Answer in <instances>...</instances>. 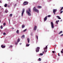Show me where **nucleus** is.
Listing matches in <instances>:
<instances>
[{
	"instance_id": "obj_1",
	"label": "nucleus",
	"mask_w": 63,
	"mask_h": 63,
	"mask_svg": "<svg viewBox=\"0 0 63 63\" xmlns=\"http://www.w3.org/2000/svg\"><path fill=\"white\" fill-rule=\"evenodd\" d=\"M28 10H26V13H27V14H28L29 16H31V13H30L31 12V9L30 8H29Z\"/></svg>"
},
{
	"instance_id": "obj_2",
	"label": "nucleus",
	"mask_w": 63,
	"mask_h": 63,
	"mask_svg": "<svg viewBox=\"0 0 63 63\" xmlns=\"http://www.w3.org/2000/svg\"><path fill=\"white\" fill-rule=\"evenodd\" d=\"M33 12H37V13H38L39 12V11L37 9H36V7H34L33 8Z\"/></svg>"
},
{
	"instance_id": "obj_3",
	"label": "nucleus",
	"mask_w": 63,
	"mask_h": 63,
	"mask_svg": "<svg viewBox=\"0 0 63 63\" xmlns=\"http://www.w3.org/2000/svg\"><path fill=\"white\" fill-rule=\"evenodd\" d=\"M25 11V9H23V10L22 11V12L21 14V16H23V14H24V12Z\"/></svg>"
},
{
	"instance_id": "obj_4",
	"label": "nucleus",
	"mask_w": 63,
	"mask_h": 63,
	"mask_svg": "<svg viewBox=\"0 0 63 63\" xmlns=\"http://www.w3.org/2000/svg\"><path fill=\"white\" fill-rule=\"evenodd\" d=\"M40 47H38L36 48V51L37 52H38L39 51V49H40Z\"/></svg>"
},
{
	"instance_id": "obj_5",
	"label": "nucleus",
	"mask_w": 63,
	"mask_h": 63,
	"mask_svg": "<svg viewBox=\"0 0 63 63\" xmlns=\"http://www.w3.org/2000/svg\"><path fill=\"white\" fill-rule=\"evenodd\" d=\"M51 24L52 28H54V26H53V22H51Z\"/></svg>"
},
{
	"instance_id": "obj_6",
	"label": "nucleus",
	"mask_w": 63,
	"mask_h": 63,
	"mask_svg": "<svg viewBox=\"0 0 63 63\" xmlns=\"http://www.w3.org/2000/svg\"><path fill=\"white\" fill-rule=\"evenodd\" d=\"M53 13H54V15H55V12H56V9H53Z\"/></svg>"
},
{
	"instance_id": "obj_7",
	"label": "nucleus",
	"mask_w": 63,
	"mask_h": 63,
	"mask_svg": "<svg viewBox=\"0 0 63 63\" xmlns=\"http://www.w3.org/2000/svg\"><path fill=\"white\" fill-rule=\"evenodd\" d=\"M36 29H37V26H35L33 28V30L34 31H36Z\"/></svg>"
},
{
	"instance_id": "obj_8",
	"label": "nucleus",
	"mask_w": 63,
	"mask_h": 63,
	"mask_svg": "<svg viewBox=\"0 0 63 63\" xmlns=\"http://www.w3.org/2000/svg\"><path fill=\"white\" fill-rule=\"evenodd\" d=\"M28 3V2L27 1H25L24 2L23 4L24 5H26V4H27Z\"/></svg>"
},
{
	"instance_id": "obj_9",
	"label": "nucleus",
	"mask_w": 63,
	"mask_h": 63,
	"mask_svg": "<svg viewBox=\"0 0 63 63\" xmlns=\"http://www.w3.org/2000/svg\"><path fill=\"white\" fill-rule=\"evenodd\" d=\"M1 47H2V48H5V47H6V46H3V45H1Z\"/></svg>"
},
{
	"instance_id": "obj_10",
	"label": "nucleus",
	"mask_w": 63,
	"mask_h": 63,
	"mask_svg": "<svg viewBox=\"0 0 63 63\" xmlns=\"http://www.w3.org/2000/svg\"><path fill=\"white\" fill-rule=\"evenodd\" d=\"M47 16H46L44 18V20L45 21H46V20H47Z\"/></svg>"
},
{
	"instance_id": "obj_11",
	"label": "nucleus",
	"mask_w": 63,
	"mask_h": 63,
	"mask_svg": "<svg viewBox=\"0 0 63 63\" xmlns=\"http://www.w3.org/2000/svg\"><path fill=\"white\" fill-rule=\"evenodd\" d=\"M27 40L28 41V43H29V42H30V39H29V38H28L27 39Z\"/></svg>"
},
{
	"instance_id": "obj_12",
	"label": "nucleus",
	"mask_w": 63,
	"mask_h": 63,
	"mask_svg": "<svg viewBox=\"0 0 63 63\" xmlns=\"http://www.w3.org/2000/svg\"><path fill=\"white\" fill-rule=\"evenodd\" d=\"M25 27V26L24 25H23L22 26V28H24Z\"/></svg>"
},
{
	"instance_id": "obj_13",
	"label": "nucleus",
	"mask_w": 63,
	"mask_h": 63,
	"mask_svg": "<svg viewBox=\"0 0 63 63\" xmlns=\"http://www.w3.org/2000/svg\"><path fill=\"white\" fill-rule=\"evenodd\" d=\"M47 46H46V47L44 48V50H47Z\"/></svg>"
},
{
	"instance_id": "obj_14",
	"label": "nucleus",
	"mask_w": 63,
	"mask_h": 63,
	"mask_svg": "<svg viewBox=\"0 0 63 63\" xmlns=\"http://www.w3.org/2000/svg\"><path fill=\"white\" fill-rule=\"evenodd\" d=\"M37 8H40V9H41V8H42V7L41 6H37Z\"/></svg>"
},
{
	"instance_id": "obj_15",
	"label": "nucleus",
	"mask_w": 63,
	"mask_h": 63,
	"mask_svg": "<svg viewBox=\"0 0 63 63\" xmlns=\"http://www.w3.org/2000/svg\"><path fill=\"white\" fill-rule=\"evenodd\" d=\"M25 38V36L24 35H23L21 37V38L22 39V38Z\"/></svg>"
},
{
	"instance_id": "obj_16",
	"label": "nucleus",
	"mask_w": 63,
	"mask_h": 63,
	"mask_svg": "<svg viewBox=\"0 0 63 63\" xmlns=\"http://www.w3.org/2000/svg\"><path fill=\"white\" fill-rule=\"evenodd\" d=\"M20 41V39H19V38L18 39V40H17V43H18V42H19Z\"/></svg>"
},
{
	"instance_id": "obj_17",
	"label": "nucleus",
	"mask_w": 63,
	"mask_h": 63,
	"mask_svg": "<svg viewBox=\"0 0 63 63\" xmlns=\"http://www.w3.org/2000/svg\"><path fill=\"white\" fill-rule=\"evenodd\" d=\"M63 33V32L61 31H60L59 33V34H61V33Z\"/></svg>"
},
{
	"instance_id": "obj_18",
	"label": "nucleus",
	"mask_w": 63,
	"mask_h": 63,
	"mask_svg": "<svg viewBox=\"0 0 63 63\" xmlns=\"http://www.w3.org/2000/svg\"><path fill=\"white\" fill-rule=\"evenodd\" d=\"M57 17H58V19H61V18H60V17H59L58 16H57Z\"/></svg>"
},
{
	"instance_id": "obj_19",
	"label": "nucleus",
	"mask_w": 63,
	"mask_h": 63,
	"mask_svg": "<svg viewBox=\"0 0 63 63\" xmlns=\"http://www.w3.org/2000/svg\"><path fill=\"white\" fill-rule=\"evenodd\" d=\"M4 6L5 7H6L7 6V4H5Z\"/></svg>"
},
{
	"instance_id": "obj_20",
	"label": "nucleus",
	"mask_w": 63,
	"mask_h": 63,
	"mask_svg": "<svg viewBox=\"0 0 63 63\" xmlns=\"http://www.w3.org/2000/svg\"><path fill=\"white\" fill-rule=\"evenodd\" d=\"M19 31L18 30H17L16 32L17 34H19V32H18Z\"/></svg>"
},
{
	"instance_id": "obj_21",
	"label": "nucleus",
	"mask_w": 63,
	"mask_h": 63,
	"mask_svg": "<svg viewBox=\"0 0 63 63\" xmlns=\"http://www.w3.org/2000/svg\"><path fill=\"white\" fill-rule=\"evenodd\" d=\"M27 31V29H25L23 31L24 32H25L26 31Z\"/></svg>"
},
{
	"instance_id": "obj_22",
	"label": "nucleus",
	"mask_w": 63,
	"mask_h": 63,
	"mask_svg": "<svg viewBox=\"0 0 63 63\" xmlns=\"http://www.w3.org/2000/svg\"><path fill=\"white\" fill-rule=\"evenodd\" d=\"M38 60L39 61H41V58H39V59H38Z\"/></svg>"
},
{
	"instance_id": "obj_23",
	"label": "nucleus",
	"mask_w": 63,
	"mask_h": 63,
	"mask_svg": "<svg viewBox=\"0 0 63 63\" xmlns=\"http://www.w3.org/2000/svg\"><path fill=\"white\" fill-rule=\"evenodd\" d=\"M36 38L37 39V40H38V36H36Z\"/></svg>"
},
{
	"instance_id": "obj_24",
	"label": "nucleus",
	"mask_w": 63,
	"mask_h": 63,
	"mask_svg": "<svg viewBox=\"0 0 63 63\" xmlns=\"http://www.w3.org/2000/svg\"><path fill=\"white\" fill-rule=\"evenodd\" d=\"M26 46H27V47H29V44H26Z\"/></svg>"
},
{
	"instance_id": "obj_25",
	"label": "nucleus",
	"mask_w": 63,
	"mask_h": 63,
	"mask_svg": "<svg viewBox=\"0 0 63 63\" xmlns=\"http://www.w3.org/2000/svg\"><path fill=\"white\" fill-rule=\"evenodd\" d=\"M43 55V53H40V54H39V55H41L42 56Z\"/></svg>"
},
{
	"instance_id": "obj_26",
	"label": "nucleus",
	"mask_w": 63,
	"mask_h": 63,
	"mask_svg": "<svg viewBox=\"0 0 63 63\" xmlns=\"http://www.w3.org/2000/svg\"><path fill=\"white\" fill-rule=\"evenodd\" d=\"M13 16V14H10V16Z\"/></svg>"
},
{
	"instance_id": "obj_27",
	"label": "nucleus",
	"mask_w": 63,
	"mask_h": 63,
	"mask_svg": "<svg viewBox=\"0 0 63 63\" xmlns=\"http://www.w3.org/2000/svg\"><path fill=\"white\" fill-rule=\"evenodd\" d=\"M9 47H13V46L12 45H10L9 46Z\"/></svg>"
},
{
	"instance_id": "obj_28",
	"label": "nucleus",
	"mask_w": 63,
	"mask_h": 63,
	"mask_svg": "<svg viewBox=\"0 0 63 63\" xmlns=\"http://www.w3.org/2000/svg\"><path fill=\"white\" fill-rule=\"evenodd\" d=\"M63 7H62L60 11H62V10H63Z\"/></svg>"
},
{
	"instance_id": "obj_29",
	"label": "nucleus",
	"mask_w": 63,
	"mask_h": 63,
	"mask_svg": "<svg viewBox=\"0 0 63 63\" xmlns=\"http://www.w3.org/2000/svg\"><path fill=\"white\" fill-rule=\"evenodd\" d=\"M0 28L1 29H3V27H2V26H0Z\"/></svg>"
},
{
	"instance_id": "obj_30",
	"label": "nucleus",
	"mask_w": 63,
	"mask_h": 63,
	"mask_svg": "<svg viewBox=\"0 0 63 63\" xmlns=\"http://www.w3.org/2000/svg\"><path fill=\"white\" fill-rule=\"evenodd\" d=\"M6 25V23H4L3 24V25Z\"/></svg>"
},
{
	"instance_id": "obj_31",
	"label": "nucleus",
	"mask_w": 63,
	"mask_h": 63,
	"mask_svg": "<svg viewBox=\"0 0 63 63\" xmlns=\"http://www.w3.org/2000/svg\"><path fill=\"white\" fill-rule=\"evenodd\" d=\"M63 13V11H61L60 12V13Z\"/></svg>"
},
{
	"instance_id": "obj_32",
	"label": "nucleus",
	"mask_w": 63,
	"mask_h": 63,
	"mask_svg": "<svg viewBox=\"0 0 63 63\" xmlns=\"http://www.w3.org/2000/svg\"><path fill=\"white\" fill-rule=\"evenodd\" d=\"M61 53H63V51H61Z\"/></svg>"
},
{
	"instance_id": "obj_33",
	"label": "nucleus",
	"mask_w": 63,
	"mask_h": 63,
	"mask_svg": "<svg viewBox=\"0 0 63 63\" xmlns=\"http://www.w3.org/2000/svg\"><path fill=\"white\" fill-rule=\"evenodd\" d=\"M56 23L57 24H58V22H57V21H56Z\"/></svg>"
},
{
	"instance_id": "obj_34",
	"label": "nucleus",
	"mask_w": 63,
	"mask_h": 63,
	"mask_svg": "<svg viewBox=\"0 0 63 63\" xmlns=\"http://www.w3.org/2000/svg\"><path fill=\"white\" fill-rule=\"evenodd\" d=\"M3 34L4 35H6V33H5L4 32L3 33Z\"/></svg>"
},
{
	"instance_id": "obj_35",
	"label": "nucleus",
	"mask_w": 63,
	"mask_h": 63,
	"mask_svg": "<svg viewBox=\"0 0 63 63\" xmlns=\"http://www.w3.org/2000/svg\"><path fill=\"white\" fill-rule=\"evenodd\" d=\"M52 53H55V52H54V51H52Z\"/></svg>"
},
{
	"instance_id": "obj_36",
	"label": "nucleus",
	"mask_w": 63,
	"mask_h": 63,
	"mask_svg": "<svg viewBox=\"0 0 63 63\" xmlns=\"http://www.w3.org/2000/svg\"><path fill=\"white\" fill-rule=\"evenodd\" d=\"M47 50H44V51L45 52H47Z\"/></svg>"
},
{
	"instance_id": "obj_37",
	"label": "nucleus",
	"mask_w": 63,
	"mask_h": 63,
	"mask_svg": "<svg viewBox=\"0 0 63 63\" xmlns=\"http://www.w3.org/2000/svg\"><path fill=\"white\" fill-rule=\"evenodd\" d=\"M5 13H8V11H5Z\"/></svg>"
},
{
	"instance_id": "obj_38",
	"label": "nucleus",
	"mask_w": 63,
	"mask_h": 63,
	"mask_svg": "<svg viewBox=\"0 0 63 63\" xmlns=\"http://www.w3.org/2000/svg\"><path fill=\"white\" fill-rule=\"evenodd\" d=\"M50 15H49L48 16V17H50Z\"/></svg>"
},
{
	"instance_id": "obj_39",
	"label": "nucleus",
	"mask_w": 63,
	"mask_h": 63,
	"mask_svg": "<svg viewBox=\"0 0 63 63\" xmlns=\"http://www.w3.org/2000/svg\"><path fill=\"white\" fill-rule=\"evenodd\" d=\"M61 36H63V34H62V35H60Z\"/></svg>"
},
{
	"instance_id": "obj_40",
	"label": "nucleus",
	"mask_w": 63,
	"mask_h": 63,
	"mask_svg": "<svg viewBox=\"0 0 63 63\" xmlns=\"http://www.w3.org/2000/svg\"><path fill=\"white\" fill-rule=\"evenodd\" d=\"M58 55L59 56H60V55H59V53H58Z\"/></svg>"
},
{
	"instance_id": "obj_41",
	"label": "nucleus",
	"mask_w": 63,
	"mask_h": 63,
	"mask_svg": "<svg viewBox=\"0 0 63 63\" xmlns=\"http://www.w3.org/2000/svg\"><path fill=\"white\" fill-rule=\"evenodd\" d=\"M54 47H56V45H54Z\"/></svg>"
},
{
	"instance_id": "obj_42",
	"label": "nucleus",
	"mask_w": 63,
	"mask_h": 63,
	"mask_svg": "<svg viewBox=\"0 0 63 63\" xmlns=\"http://www.w3.org/2000/svg\"><path fill=\"white\" fill-rule=\"evenodd\" d=\"M7 7H8V8H9L10 7V6H9V5H8Z\"/></svg>"
},
{
	"instance_id": "obj_43",
	"label": "nucleus",
	"mask_w": 63,
	"mask_h": 63,
	"mask_svg": "<svg viewBox=\"0 0 63 63\" xmlns=\"http://www.w3.org/2000/svg\"><path fill=\"white\" fill-rule=\"evenodd\" d=\"M12 29H14V28L13 27H12Z\"/></svg>"
},
{
	"instance_id": "obj_44",
	"label": "nucleus",
	"mask_w": 63,
	"mask_h": 63,
	"mask_svg": "<svg viewBox=\"0 0 63 63\" xmlns=\"http://www.w3.org/2000/svg\"><path fill=\"white\" fill-rule=\"evenodd\" d=\"M9 22H10V20L9 19Z\"/></svg>"
},
{
	"instance_id": "obj_45",
	"label": "nucleus",
	"mask_w": 63,
	"mask_h": 63,
	"mask_svg": "<svg viewBox=\"0 0 63 63\" xmlns=\"http://www.w3.org/2000/svg\"><path fill=\"white\" fill-rule=\"evenodd\" d=\"M57 21V22H59V20H58V21Z\"/></svg>"
},
{
	"instance_id": "obj_46",
	"label": "nucleus",
	"mask_w": 63,
	"mask_h": 63,
	"mask_svg": "<svg viewBox=\"0 0 63 63\" xmlns=\"http://www.w3.org/2000/svg\"><path fill=\"white\" fill-rule=\"evenodd\" d=\"M0 3H2V2H1V1H0Z\"/></svg>"
},
{
	"instance_id": "obj_47",
	"label": "nucleus",
	"mask_w": 63,
	"mask_h": 63,
	"mask_svg": "<svg viewBox=\"0 0 63 63\" xmlns=\"http://www.w3.org/2000/svg\"><path fill=\"white\" fill-rule=\"evenodd\" d=\"M15 6H16V4H15Z\"/></svg>"
},
{
	"instance_id": "obj_48",
	"label": "nucleus",
	"mask_w": 63,
	"mask_h": 63,
	"mask_svg": "<svg viewBox=\"0 0 63 63\" xmlns=\"http://www.w3.org/2000/svg\"><path fill=\"white\" fill-rule=\"evenodd\" d=\"M16 45H17V43H16Z\"/></svg>"
},
{
	"instance_id": "obj_49",
	"label": "nucleus",
	"mask_w": 63,
	"mask_h": 63,
	"mask_svg": "<svg viewBox=\"0 0 63 63\" xmlns=\"http://www.w3.org/2000/svg\"><path fill=\"white\" fill-rule=\"evenodd\" d=\"M8 0V1H10V0Z\"/></svg>"
},
{
	"instance_id": "obj_50",
	"label": "nucleus",
	"mask_w": 63,
	"mask_h": 63,
	"mask_svg": "<svg viewBox=\"0 0 63 63\" xmlns=\"http://www.w3.org/2000/svg\"><path fill=\"white\" fill-rule=\"evenodd\" d=\"M62 50H63V49H62Z\"/></svg>"
},
{
	"instance_id": "obj_51",
	"label": "nucleus",
	"mask_w": 63,
	"mask_h": 63,
	"mask_svg": "<svg viewBox=\"0 0 63 63\" xmlns=\"http://www.w3.org/2000/svg\"><path fill=\"white\" fill-rule=\"evenodd\" d=\"M0 22H1V20H0Z\"/></svg>"
}]
</instances>
